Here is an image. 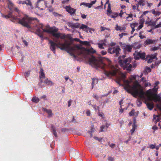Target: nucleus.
<instances>
[{
	"label": "nucleus",
	"mask_w": 161,
	"mask_h": 161,
	"mask_svg": "<svg viewBox=\"0 0 161 161\" xmlns=\"http://www.w3.org/2000/svg\"><path fill=\"white\" fill-rule=\"evenodd\" d=\"M75 48V51L77 52V54L79 55L83 53V51L81 49L82 47L78 45H76L75 46L72 47Z\"/></svg>",
	"instance_id": "obj_13"
},
{
	"label": "nucleus",
	"mask_w": 161,
	"mask_h": 161,
	"mask_svg": "<svg viewBox=\"0 0 161 161\" xmlns=\"http://www.w3.org/2000/svg\"><path fill=\"white\" fill-rule=\"evenodd\" d=\"M124 12L122 11V10H121L120 11V13L118 14V15L120 16L121 17H122V15L123 14Z\"/></svg>",
	"instance_id": "obj_60"
},
{
	"label": "nucleus",
	"mask_w": 161,
	"mask_h": 161,
	"mask_svg": "<svg viewBox=\"0 0 161 161\" xmlns=\"http://www.w3.org/2000/svg\"><path fill=\"white\" fill-rule=\"evenodd\" d=\"M30 75V72L29 71L25 72V77H28Z\"/></svg>",
	"instance_id": "obj_50"
},
{
	"label": "nucleus",
	"mask_w": 161,
	"mask_h": 161,
	"mask_svg": "<svg viewBox=\"0 0 161 161\" xmlns=\"http://www.w3.org/2000/svg\"><path fill=\"white\" fill-rule=\"evenodd\" d=\"M71 42H69L68 41H66L65 47H67V45H68V47H67L65 49H63V50H65L67 53H69L71 56H72L75 58H76V55L73 53V52L75 51V48L71 46Z\"/></svg>",
	"instance_id": "obj_8"
},
{
	"label": "nucleus",
	"mask_w": 161,
	"mask_h": 161,
	"mask_svg": "<svg viewBox=\"0 0 161 161\" xmlns=\"http://www.w3.org/2000/svg\"><path fill=\"white\" fill-rule=\"evenodd\" d=\"M122 48L125 51L130 52L132 49V47L130 45L126 44H124L122 46Z\"/></svg>",
	"instance_id": "obj_14"
},
{
	"label": "nucleus",
	"mask_w": 161,
	"mask_h": 161,
	"mask_svg": "<svg viewBox=\"0 0 161 161\" xmlns=\"http://www.w3.org/2000/svg\"><path fill=\"white\" fill-rule=\"evenodd\" d=\"M126 75L123 73H121L119 77H117L115 81L120 86H124V89L128 93L131 94L134 96H139L140 97H144V92L141 88V85L136 80L132 86L130 84L132 82V79L130 80H126Z\"/></svg>",
	"instance_id": "obj_1"
},
{
	"label": "nucleus",
	"mask_w": 161,
	"mask_h": 161,
	"mask_svg": "<svg viewBox=\"0 0 161 161\" xmlns=\"http://www.w3.org/2000/svg\"><path fill=\"white\" fill-rule=\"evenodd\" d=\"M92 97L94 98L97 100H98L99 98L98 96L96 94L94 93L93 94Z\"/></svg>",
	"instance_id": "obj_46"
},
{
	"label": "nucleus",
	"mask_w": 161,
	"mask_h": 161,
	"mask_svg": "<svg viewBox=\"0 0 161 161\" xmlns=\"http://www.w3.org/2000/svg\"><path fill=\"white\" fill-rule=\"evenodd\" d=\"M46 86H52L53 84V82L48 79L47 78L44 79H43V82Z\"/></svg>",
	"instance_id": "obj_16"
},
{
	"label": "nucleus",
	"mask_w": 161,
	"mask_h": 161,
	"mask_svg": "<svg viewBox=\"0 0 161 161\" xmlns=\"http://www.w3.org/2000/svg\"><path fill=\"white\" fill-rule=\"evenodd\" d=\"M158 89V87H156V86H154V88L153 89H151L153 93H156L157 92Z\"/></svg>",
	"instance_id": "obj_34"
},
{
	"label": "nucleus",
	"mask_w": 161,
	"mask_h": 161,
	"mask_svg": "<svg viewBox=\"0 0 161 161\" xmlns=\"http://www.w3.org/2000/svg\"><path fill=\"white\" fill-rule=\"evenodd\" d=\"M94 138L96 139V140H97L98 141H101L102 140V138H99V137H94Z\"/></svg>",
	"instance_id": "obj_54"
},
{
	"label": "nucleus",
	"mask_w": 161,
	"mask_h": 161,
	"mask_svg": "<svg viewBox=\"0 0 161 161\" xmlns=\"http://www.w3.org/2000/svg\"><path fill=\"white\" fill-rule=\"evenodd\" d=\"M153 59L149 58L147 60V63H152L153 61Z\"/></svg>",
	"instance_id": "obj_52"
},
{
	"label": "nucleus",
	"mask_w": 161,
	"mask_h": 161,
	"mask_svg": "<svg viewBox=\"0 0 161 161\" xmlns=\"http://www.w3.org/2000/svg\"><path fill=\"white\" fill-rule=\"evenodd\" d=\"M147 94L153 98L156 101H160L161 100V97L158 95L156 93H153L151 89H149L147 91Z\"/></svg>",
	"instance_id": "obj_9"
},
{
	"label": "nucleus",
	"mask_w": 161,
	"mask_h": 161,
	"mask_svg": "<svg viewBox=\"0 0 161 161\" xmlns=\"http://www.w3.org/2000/svg\"><path fill=\"white\" fill-rule=\"evenodd\" d=\"M37 20V19L36 18H33L26 16L21 19H19L18 23L25 27L30 29L31 27L29 24H34Z\"/></svg>",
	"instance_id": "obj_6"
},
{
	"label": "nucleus",
	"mask_w": 161,
	"mask_h": 161,
	"mask_svg": "<svg viewBox=\"0 0 161 161\" xmlns=\"http://www.w3.org/2000/svg\"><path fill=\"white\" fill-rule=\"evenodd\" d=\"M159 48V47H154L150 49L151 51H155L158 50Z\"/></svg>",
	"instance_id": "obj_38"
},
{
	"label": "nucleus",
	"mask_w": 161,
	"mask_h": 161,
	"mask_svg": "<svg viewBox=\"0 0 161 161\" xmlns=\"http://www.w3.org/2000/svg\"><path fill=\"white\" fill-rule=\"evenodd\" d=\"M116 45V43L115 42H112L110 43L109 45L110 46V47H115Z\"/></svg>",
	"instance_id": "obj_44"
},
{
	"label": "nucleus",
	"mask_w": 161,
	"mask_h": 161,
	"mask_svg": "<svg viewBox=\"0 0 161 161\" xmlns=\"http://www.w3.org/2000/svg\"><path fill=\"white\" fill-rule=\"evenodd\" d=\"M145 83H144V86L145 87H146L148 86H150L151 84L148 82H145Z\"/></svg>",
	"instance_id": "obj_57"
},
{
	"label": "nucleus",
	"mask_w": 161,
	"mask_h": 161,
	"mask_svg": "<svg viewBox=\"0 0 161 161\" xmlns=\"http://www.w3.org/2000/svg\"><path fill=\"white\" fill-rule=\"evenodd\" d=\"M80 29H84V28H87L89 29V31L91 33H92V31H95V30L94 29L90 28L88 27L87 25H86L83 24H82L81 25V26L80 27Z\"/></svg>",
	"instance_id": "obj_15"
},
{
	"label": "nucleus",
	"mask_w": 161,
	"mask_h": 161,
	"mask_svg": "<svg viewBox=\"0 0 161 161\" xmlns=\"http://www.w3.org/2000/svg\"><path fill=\"white\" fill-rule=\"evenodd\" d=\"M106 59L108 65V67L111 69L109 71L106 70V69L108 66L103 62L101 59L92 56L89 58V62L90 64L97 69L100 68L103 69L104 74L108 77L115 76L117 72L116 69L114 66L111 65V61L108 58H107Z\"/></svg>",
	"instance_id": "obj_2"
},
{
	"label": "nucleus",
	"mask_w": 161,
	"mask_h": 161,
	"mask_svg": "<svg viewBox=\"0 0 161 161\" xmlns=\"http://www.w3.org/2000/svg\"><path fill=\"white\" fill-rule=\"evenodd\" d=\"M7 4L9 9L10 10H12L14 8V4L11 1H9Z\"/></svg>",
	"instance_id": "obj_21"
},
{
	"label": "nucleus",
	"mask_w": 161,
	"mask_h": 161,
	"mask_svg": "<svg viewBox=\"0 0 161 161\" xmlns=\"http://www.w3.org/2000/svg\"><path fill=\"white\" fill-rule=\"evenodd\" d=\"M108 159L109 161H114V158L112 157H110V156H108Z\"/></svg>",
	"instance_id": "obj_51"
},
{
	"label": "nucleus",
	"mask_w": 161,
	"mask_h": 161,
	"mask_svg": "<svg viewBox=\"0 0 161 161\" xmlns=\"http://www.w3.org/2000/svg\"><path fill=\"white\" fill-rule=\"evenodd\" d=\"M118 16V14L117 13H113L110 16L111 18H115Z\"/></svg>",
	"instance_id": "obj_35"
},
{
	"label": "nucleus",
	"mask_w": 161,
	"mask_h": 161,
	"mask_svg": "<svg viewBox=\"0 0 161 161\" xmlns=\"http://www.w3.org/2000/svg\"><path fill=\"white\" fill-rule=\"evenodd\" d=\"M125 57V55L119 56L118 58V62L120 65L124 69L130 71L132 67V64H130L131 61V58H128L124 60L121 59V58L124 59Z\"/></svg>",
	"instance_id": "obj_4"
},
{
	"label": "nucleus",
	"mask_w": 161,
	"mask_h": 161,
	"mask_svg": "<svg viewBox=\"0 0 161 161\" xmlns=\"http://www.w3.org/2000/svg\"><path fill=\"white\" fill-rule=\"evenodd\" d=\"M72 101L71 99L69 100L68 102V107H69L71 105V103L72 102Z\"/></svg>",
	"instance_id": "obj_56"
},
{
	"label": "nucleus",
	"mask_w": 161,
	"mask_h": 161,
	"mask_svg": "<svg viewBox=\"0 0 161 161\" xmlns=\"http://www.w3.org/2000/svg\"><path fill=\"white\" fill-rule=\"evenodd\" d=\"M92 6V4H91V3H87L86 5V7H88L89 8H91Z\"/></svg>",
	"instance_id": "obj_61"
},
{
	"label": "nucleus",
	"mask_w": 161,
	"mask_h": 161,
	"mask_svg": "<svg viewBox=\"0 0 161 161\" xmlns=\"http://www.w3.org/2000/svg\"><path fill=\"white\" fill-rule=\"evenodd\" d=\"M80 44L86 45V46H90V42H87V41H80Z\"/></svg>",
	"instance_id": "obj_29"
},
{
	"label": "nucleus",
	"mask_w": 161,
	"mask_h": 161,
	"mask_svg": "<svg viewBox=\"0 0 161 161\" xmlns=\"http://www.w3.org/2000/svg\"><path fill=\"white\" fill-rule=\"evenodd\" d=\"M159 115H156L155 114L153 115V120H154L155 119H156V123L159 122L160 120V119L159 118Z\"/></svg>",
	"instance_id": "obj_26"
},
{
	"label": "nucleus",
	"mask_w": 161,
	"mask_h": 161,
	"mask_svg": "<svg viewBox=\"0 0 161 161\" xmlns=\"http://www.w3.org/2000/svg\"><path fill=\"white\" fill-rule=\"evenodd\" d=\"M43 69H41L40 70V75L39 76L40 81L41 83L43 82V79H45V75L43 72Z\"/></svg>",
	"instance_id": "obj_17"
},
{
	"label": "nucleus",
	"mask_w": 161,
	"mask_h": 161,
	"mask_svg": "<svg viewBox=\"0 0 161 161\" xmlns=\"http://www.w3.org/2000/svg\"><path fill=\"white\" fill-rule=\"evenodd\" d=\"M139 37L141 39H143L145 37V36H144L142 35V32H141L139 33Z\"/></svg>",
	"instance_id": "obj_53"
},
{
	"label": "nucleus",
	"mask_w": 161,
	"mask_h": 161,
	"mask_svg": "<svg viewBox=\"0 0 161 161\" xmlns=\"http://www.w3.org/2000/svg\"><path fill=\"white\" fill-rule=\"evenodd\" d=\"M157 53H155L154 54H152L149 55V58L153 59H154L156 58Z\"/></svg>",
	"instance_id": "obj_37"
},
{
	"label": "nucleus",
	"mask_w": 161,
	"mask_h": 161,
	"mask_svg": "<svg viewBox=\"0 0 161 161\" xmlns=\"http://www.w3.org/2000/svg\"><path fill=\"white\" fill-rule=\"evenodd\" d=\"M121 50L119 46L117 45L115 47H109L108 49V52L111 54H115V56L118 57L119 56Z\"/></svg>",
	"instance_id": "obj_7"
},
{
	"label": "nucleus",
	"mask_w": 161,
	"mask_h": 161,
	"mask_svg": "<svg viewBox=\"0 0 161 161\" xmlns=\"http://www.w3.org/2000/svg\"><path fill=\"white\" fill-rule=\"evenodd\" d=\"M161 27V22H159L158 24L155 25L154 26L155 28Z\"/></svg>",
	"instance_id": "obj_48"
},
{
	"label": "nucleus",
	"mask_w": 161,
	"mask_h": 161,
	"mask_svg": "<svg viewBox=\"0 0 161 161\" xmlns=\"http://www.w3.org/2000/svg\"><path fill=\"white\" fill-rule=\"evenodd\" d=\"M106 128L105 125H102L101 126L100 129V131L101 132H102L104 130H103Z\"/></svg>",
	"instance_id": "obj_42"
},
{
	"label": "nucleus",
	"mask_w": 161,
	"mask_h": 161,
	"mask_svg": "<svg viewBox=\"0 0 161 161\" xmlns=\"http://www.w3.org/2000/svg\"><path fill=\"white\" fill-rule=\"evenodd\" d=\"M65 8L66 11L68 12L70 15L74 16L75 14L76 9L72 8L69 6H67Z\"/></svg>",
	"instance_id": "obj_11"
},
{
	"label": "nucleus",
	"mask_w": 161,
	"mask_h": 161,
	"mask_svg": "<svg viewBox=\"0 0 161 161\" xmlns=\"http://www.w3.org/2000/svg\"><path fill=\"white\" fill-rule=\"evenodd\" d=\"M145 56V53H142L141 52H140L135 56L134 57L135 59L136 60L140 58L142 59H144Z\"/></svg>",
	"instance_id": "obj_12"
},
{
	"label": "nucleus",
	"mask_w": 161,
	"mask_h": 161,
	"mask_svg": "<svg viewBox=\"0 0 161 161\" xmlns=\"http://www.w3.org/2000/svg\"><path fill=\"white\" fill-rule=\"evenodd\" d=\"M152 13L154 14L155 16H159L161 14V12L156 11L154 9H153L151 11Z\"/></svg>",
	"instance_id": "obj_24"
},
{
	"label": "nucleus",
	"mask_w": 161,
	"mask_h": 161,
	"mask_svg": "<svg viewBox=\"0 0 161 161\" xmlns=\"http://www.w3.org/2000/svg\"><path fill=\"white\" fill-rule=\"evenodd\" d=\"M107 14L108 15H109L108 14V13H111L112 12V11H111V9L110 4V3H108V7L107 10Z\"/></svg>",
	"instance_id": "obj_36"
},
{
	"label": "nucleus",
	"mask_w": 161,
	"mask_h": 161,
	"mask_svg": "<svg viewBox=\"0 0 161 161\" xmlns=\"http://www.w3.org/2000/svg\"><path fill=\"white\" fill-rule=\"evenodd\" d=\"M80 26V24L78 23H77L75 24H72L71 25V28H78Z\"/></svg>",
	"instance_id": "obj_28"
},
{
	"label": "nucleus",
	"mask_w": 161,
	"mask_h": 161,
	"mask_svg": "<svg viewBox=\"0 0 161 161\" xmlns=\"http://www.w3.org/2000/svg\"><path fill=\"white\" fill-rule=\"evenodd\" d=\"M43 110L47 113L48 115V117H52L53 115L52 113V111L51 109H48L45 108H44Z\"/></svg>",
	"instance_id": "obj_22"
},
{
	"label": "nucleus",
	"mask_w": 161,
	"mask_h": 161,
	"mask_svg": "<svg viewBox=\"0 0 161 161\" xmlns=\"http://www.w3.org/2000/svg\"><path fill=\"white\" fill-rule=\"evenodd\" d=\"M136 25V23H134L133 24H131L130 25V27L132 29V31H131V34H132L134 32L135 30V25Z\"/></svg>",
	"instance_id": "obj_25"
},
{
	"label": "nucleus",
	"mask_w": 161,
	"mask_h": 161,
	"mask_svg": "<svg viewBox=\"0 0 161 161\" xmlns=\"http://www.w3.org/2000/svg\"><path fill=\"white\" fill-rule=\"evenodd\" d=\"M51 129L52 130V132H53L56 131V128L53 125H51Z\"/></svg>",
	"instance_id": "obj_45"
},
{
	"label": "nucleus",
	"mask_w": 161,
	"mask_h": 161,
	"mask_svg": "<svg viewBox=\"0 0 161 161\" xmlns=\"http://www.w3.org/2000/svg\"><path fill=\"white\" fill-rule=\"evenodd\" d=\"M8 17H9V18H12L14 19H16V18L14 17V16L12 15V13L11 12H9L8 14Z\"/></svg>",
	"instance_id": "obj_40"
},
{
	"label": "nucleus",
	"mask_w": 161,
	"mask_h": 161,
	"mask_svg": "<svg viewBox=\"0 0 161 161\" xmlns=\"http://www.w3.org/2000/svg\"><path fill=\"white\" fill-rule=\"evenodd\" d=\"M1 15H2V16L4 18H5L6 19H8V18H9V17L8 16V15H5L4 14H1Z\"/></svg>",
	"instance_id": "obj_49"
},
{
	"label": "nucleus",
	"mask_w": 161,
	"mask_h": 161,
	"mask_svg": "<svg viewBox=\"0 0 161 161\" xmlns=\"http://www.w3.org/2000/svg\"><path fill=\"white\" fill-rule=\"evenodd\" d=\"M92 89L93 88V85L94 84H97V83L98 81L96 79L92 78Z\"/></svg>",
	"instance_id": "obj_32"
},
{
	"label": "nucleus",
	"mask_w": 161,
	"mask_h": 161,
	"mask_svg": "<svg viewBox=\"0 0 161 161\" xmlns=\"http://www.w3.org/2000/svg\"><path fill=\"white\" fill-rule=\"evenodd\" d=\"M147 6L149 7H150L153 5L152 3H149L148 2H147Z\"/></svg>",
	"instance_id": "obj_58"
},
{
	"label": "nucleus",
	"mask_w": 161,
	"mask_h": 161,
	"mask_svg": "<svg viewBox=\"0 0 161 161\" xmlns=\"http://www.w3.org/2000/svg\"><path fill=\"white\" fill-rule=\"evenodd\" d=\"M86 53L88 54H93L96 52V50H94L91 47L88 49H85Z\"/></svg>",
	"instance_id": "obj_19"
},
{
	"label": "nucleus",
	"mask_w": 161,
	"mask_h": 161,
	"mask_svg": "<svg viewBox=\"0 0 161 161\" xmlns=\"http://www.w3.org/2000/svg\"><path fill=\"white\" fill-rule=\"evenodd\" d=\"M127 35V33H122L119 34V36L120 37V38H121L123 36H126Z\"/></svg>",
	"instance_id": "obj_43"
},
{
	"label": "nucleus",
	"mask_w": 161,
	"mask_h": 161,
	"mask_svg": "<svg viewBox=\"0 0 161 161\" xmlns=\"http://www.w3.org/2000/svg\"><path fill=\"white\" fill-rule=\"evenodd\" d=\"M81 17L83 19H85L86 18V16H87L86 15H85L84 14H81Z\"/></svg>",
	"instance_id": "obj_62"
},
{
	"label": "nucleus",
	"mask_w": 161,
	"mask_h": 161,
	"mask_svg": "<svg viewBox=\"0 0 161 161\" xmlns=\"http://www.w3.org/2000/svg\"><path fill=\"white\" fill-rule=\"evenodd\" d=\"M18 3L26 4L28 7V9L30 10H31L33 8L31 0H25L24 1H19L18 2Z\"/></svg>",
	"instance_id": "obj_10"
},
{
	"label": "nucleus",
	"mask_w": 161,
	"mask_h": 161,
	"mask_svg": "<svg viewBox=\"0 0 161 161\" xmlns=\"http://www.w3.org/2000/svg\"><path fill=\"white\" fill-rule=\"evenodd\" d=\"M156 21H150L149 23H148V25L149 26H155L156 25Z\"/></svg>",
	"instance_id": "obj_33"
},
{
	"label": "nucleus",
	"mask_w": 161,
	"mask_h": 161,
	"mask_svg": "<svg viewBox=\"0 0 161 161\" xmlns=\"http://www.w3.org/2000/svg\"><path fill=\"white\" fill-rule=\"evenodd\" d=\"M101 53L103 55H105L107 54V52L106 51H102Z\"/></svg>",
	"instance_id": "obj_64"
},
{
	"label": "nucleus",
	"mask_w": 161,
	"mask_h": 161,
	"mask_svg": "<svg viewBox=\"0 0 161 161\" xmlns=\"http://www.w3.org/2000/svg\"><path fill=\"white\" fill-rule=\"evenodd\" d=\"M87 116H90V111L89 110H88L86 111V112Z\"/></svg>",
	"instance_id": "obj_55"
},
{
	"label": "nucleus",
	"mask_w": 161,
	"mask_h": 161,
	"mask_svg": "<svg viewBox=\"0 0 161 161\" xmlns=\"http://www.w3.org/2000/svg\"><path fill=\"white\" fill-rule=\"evenodd\" d=\"M53 40L54 42L51 40H49V43L50 44V48L53 52L54 53H55V50L56 47L62 50L65 49L67 47H68V45H67V47H65L66 41H67L65 40L64 43H61L60 41H58L57 39H54Z\"/></svg>",
	"instance_id": "obj_5"
},
{
	"label": "nucleus",
	"mask_w": 161,
	"mask_h": 161,
	"mask_svg": "<svg viewBox=\"0 0 161 161\" xmlns=\"http://www.w3.org/2000/svg\"><path fill=\"white\" fill-rule=\"evenodd\" d=\"M104 43H98L97 44L98 47L101 49H104V47H103V45H104Z\"/></svg>",
	"instance_id": "obj_39"
},
{
	"label": "nucleus",
	"mask_w": 161,
	"mask_h": 161,
	"mask_svg": "<svg viewBox=\"0 0 161 161\" xmlns=\"http://www.w3.org/2000/svg\"><path fill=\"white\" fill-rule=\"evenodd\" d=\"M137 126L136 124L135 120H134V122L132 125V128H134V129L135 130Z\"/></svg>",
	"instance_id": "obj_47"
},
{
	"label": "nucleus",
	"mask_w": 161,
	"mask_h": 161,
	"mask_svg": "<svg viewBox=\"0 0 161 161\" xmlns=\"http://www.w3.org/2000/svg\"><path fill=\"white\" fill-rule=\"evenodd\" d=\"M145 1L144 0H139L138 2V4L142 6L145 5Z\"/></svg>",
	"instance_id": "obj_30"
},
{
	"label": "nucleus",
	"mask_w": 161,
	"mask_h": 161,
	"mask_svg": "<svg viewBox=\"0 0 161 161\" xmlns=\"http://www.w3.org/2000/svg\"><path fill=\"white\" fill-rule=\"evenodd\" d=\"M32 101L34 102L37 103L39 101V99L38 97H33L32 99Z\"/></svg>",
	"instance_id": "obj_31"
},
{
	"label": "nucleus",
	"mask_w": 161,
	"mask_h": 161,
	"mask_svg": "<svg viewBox=\"0 0 161 161\" xmlns=\"http://www.w3.org/2000/svg\"><path fill=\"white\" fill-rule=\"evenodd\" d=\"M156 42L155 40H153L150 39H147L144 42V45L146 46L150 44Z\"/></svg>",
	"instance_id": "obj_18"
},
{
	"label": "nucleus",
	"mask_w": 161,
	"mask_h": 161,
	"mask_svg": "<svg viewBox=\"0 0 161 161\" xmlns=\"http://www.w3.org/2000/svg\"><path fill=\"white\" fill-rule=\"evenodd\" d=\"M95 129L94 127V125H92L91 126V130L90 131H92V132H93L94 131Z\"/></svg>",
	"instance_id": "obj_59"
},
{
	"label": "nucleus",
	"mask_w": 161,
	"mask_h": 161,
	"mask_svg": "<svg viewBox=\"0 0 161 161\" xmlns=\"http://www.w3.org/2000/svg\"><path fill=\"white\" fill-rule=\"evenodd\" d=\"M43 26L42 24H40L36 29V33L41 38L42 40L43 39V36L44 32L50 33L53 37L56 38L57 40L59 38L61 39H64L66 37L69 38L70 39H71V37L69 38L68 37L69 36V35L65 36L64 34L62 35L60 33H56L58 31V29L55 27H51L48 29H44L43 28Z\"/></svg>",
	"instance_id": "obj_3"
},
{
	"label": "nucleus",
	"mask_w": 161,
	"mask_h": 161,
	"mask_svg": "<svg viewBox=\"0 0 161 161\" xmlns=\"http://www.w3.org/2000/svg\"><path fill=\"white\" fill-rule=\"evenodd\" d=\"M135 110L134 109L132 110L129 112V114L130 116H133L134 115Z\"/></svg>",
	"instance_id": "obj_41"
},
{
	"label": "nucleus",
	"mask_w": 161,
	"mask_h": 161,
	"mask_svg": "<svg viewBox=\"0 0 161 161\" xmlns=\"http://www.w3.org/2000/svg\"><path fill=\"white\" fill-rule=\"evenodd\" d=\"M125 29V27H121L120 26H119L118 25H116L115 30L116 31H124Z\"/></svg>",
	"instance_id": "obj_23"
},
{
	"label": "nucleus",
	"mask_w": 161,
	"mask_h": 161,
	"mask_svg": "<svg viewBox=\"0 0 161 161\" xmlns=\"http://www.w3.org/2000/svg\"><path fill=\"white\" fill-rule=\"evenodd\" d=\"M147 108L150 110H152L154 108V104L153 102L145 103Z\"/></svg>",
	"instance_id": "obj_20"
},
{
	"label": "nucleus",
	"mask_w": 161,
	"mask_h": 161,
	"mask_svg": "<svg viewBox=\"0 0 161 161\" xmlns=\"http://www.w3.org/2000/svg\"><path fill=\"white\" fill-rule=\"evenodd\" d=\"M110 125V124L106 123L105 124V127L106 128V130L108 127Z\"/></svg>",
	"instance_id": "obj_63"
},
{
	"label": "nucleus",
	"mask_w": 161,
	"mask_h": 161,
	"mask_svg": "<svg viewBox=\"0 0 161 161\" xmlns=\"http://www.w3.org/2000/svg\"><path fill=\"white\" fill-rule=\"evenodd\" d=\"M127 15H128V16L126 17V19L127 21H130L133 19V15L132 14H127Z\"/></svg>",
	"instance_id": "obj_27"
}]
</instances>
